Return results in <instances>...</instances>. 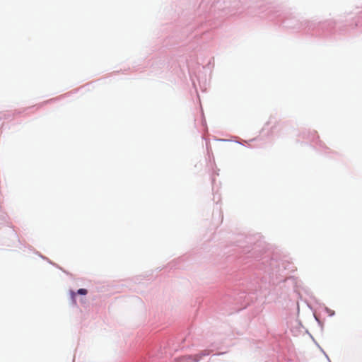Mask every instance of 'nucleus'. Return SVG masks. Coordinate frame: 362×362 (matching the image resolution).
<instances>
[{
  "instance_id": "nucleus-1",
  "label": "nucleus",
  "mask_w": 362,
  "mask_h": 362,
  "mask_svg": "<svg viewBox=\"0 0 362 362\" xmlns=\"http://www.w3.org/2000/svg\"><path fill=\"white\" fill-rule=\"evenodd\" d=\"M88 293L87 290L85 288H80L77 291V293L80 295H86Z\"/></svg>"
},
{
  "instance_id": "nucleus-2",
  "label": "nucleus",
  "mask_w": 362,
  "mask_h": 362,
  "mask_svg": "<svg viewBox=\"0 0 362 362\" xmlns=\"http://www.w3.org/2000/svg\"><path fill=\"white\" fill-rule=\"evenodd\" d=\"M75 295H76V293L74 291H72L71 292V297H72L73 299L75 298Z\"/></svg>"
}]
</instances>
